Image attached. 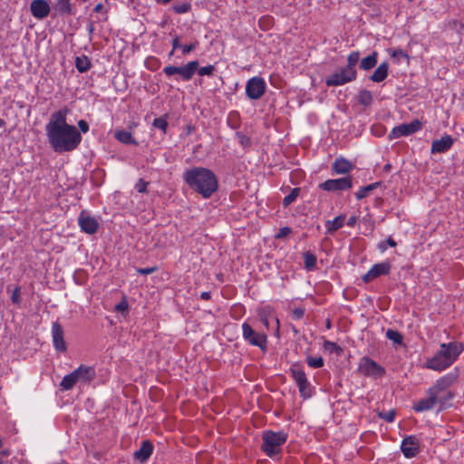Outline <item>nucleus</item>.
<instances>
[{
	"label": "nucleus",
	"instance_id": "nucleus-7",
	"mask_svg": "<svg viewBox=\"0 0 464 464\" xmlns=\"http://www.w3.org/2000/svg\"><path fill=\"white\" fill-rule=\"evenodd\" d=\"M242 335L246 342L253 346H257L262 350L266 347V334L255 331L250 324L244 323L242 324Z\"/></svg>",
	"mask_w": 464,
	"mask_h": 464
},
{
	"label": "nucleus",
	"instance_id": "nucleus-43",
	"mask_svg": "<svg viewBox=\"0 0 464 464\" xmlns=\"http://www.w3.org/2000/svg\"><path fill=\"white\" fill-rule=\"evenodd\" d=\"M198 42L195 41L189 44H182V46H180V50L182 51L183 54H188L190 52L194 51L198 47Z\"/></svg>",
	"mask_w": 464,
	"mask_h": 464
},
{
	"label": "nucleus",
	"instance_id": "nucleus-31",
	"mask_svg": "<svg viewBox=\"0 0 464 464\" xmlns=\"http://www.w3.org/2000/svg\"><path fill=\"white\" fill-rule=\"evenodd\" d=\"M301 396L304 399L310 398L313 394L314 388L308 379L302 383L297 384Z\"/></svg>",
	"mask_w": 464,
	"mask_h": 464
},
{
	"label": "nucleus",
	"instance_id": "nucleus-53",
	"mask_svg": "<svg viewBox=\"0 0 464 464\" xmlns=\"http://www.w3.org/2000/svg\"><path fill=\"white\" fill-rule=\"evenodd\" d=\"M357 222V217L356 216H351L349 219L347 220V226L350 227H353Z\"/></svg>",
	"mask_w": 464,
	"mask_h": 464
},
{
	"label": "nucleus",
	"instance_id": "nucleus-10",
	"mask_svg": "<svg viewBox=\"0 0 464 464\" xmlns=\"http://www.w3.org/2000/svg\"><path fill=\"white\" fill-rule=\"evenodd\" d=\"M352 187L353 179L351 176L327 179L319 185V188L324 191H343L348 190Z\"/></svg>",
	"mask_w": 464,
	"mask_h": 464
},
{
	"label": "nucleus",
	"instance_id": "nucleus-23",
	"mask_svg": "<svg viewBox=\"0 0 464 464\" xmlns=\"http://www.w3.org/2000/svg\"><path fill=\"white\" fill-rule=\"evenodd\" d=\"M389 72V64L384 62L382 63L371 75L370 79L374 82H382L384 81Z\"/></svg>",
	"mask_w": 464,
	"mask_h": 464
},
{
	"label": "nucleus",
	"instance_id": "nucleus-14",
	"mask_svg": "<svg viewBox=\"0 0 464 464\" xmlns=\"http://www.w3.org/2000/svg\"><path fill=\"white\" fill-rule=\"evenodd\" d=\"M50 10V5L46 0H33L30 4L31 14L38 20L46 18Z\"/></svg>",
	"mask_w": 464,
	"mask_h": 464
},
{
	"label": "nucleus",
	"instance_id": "nucleus-30",
	"mask_svg": "<svg viewBox=\"0 0 464 464\" xmlns=\"http://www.w3.org/2000/svg\"><path fill=\"white\" fill-rule=\"evenodd\" d=\"M324 351L330 354L341 355L343 353V348L336 343L325 340L323 343Z\"/></svg>",
	"mask_w": 464,
	"mask_h": 464
},
{
	"label": "nucleus",
	"instance_id": "nucleus-56",
	"mask_svg": "<svg viewBox=\"0 0 464 464\" xmlns=\"http://www.w3.org/2000/svg\"><path fill=\"white\" fill-rule=\"evenodd\" d=\"M261 321L263 323V324L268 328L269 327V322H268V319L266 315H261Z\"/></svg>",
	"mask_w": 464,
	"mask_h": 464
},
{
	"label": "nucleus",
	"instance_id": "nucleus-4",
	"mask_svg": "<svg viewBox=\"0 0 464 464\" xmlns=\"http://www.w3.org/2000/svg\"><path fill=\"white\" fill-rule=\"evenodd\" d=\"M262 450L270 458L278 456L283 445L287 440V434L284 431L266 430L262 436Z\"/></svg>",
	"mask_w": 464,
	"mask_h": 464
},
{
	"label": "nucleus",
	"instance_id": "nucleus-35",
	"mask_svg": "<svg viewBox=\"0 0 464 464\" xmlns=\"http://www.w3.org/2000/svg\"><path fill=\"white\" fill-rule=\"evenodd\" d=\"M75 66L80 72H84L89 70L91 63L86 56L77 57Z\"/></svg>",
	"mask_w": 464,
	"mask_h": 464
},
{
	"label": "nucleus",
	"instance_id": "nucleus-41",
	"mask_svg": "<svg viewBox=\"0 0 464 464\" xmlns=\"http://www.w3.org/2000/svg\"><path fill=\"white\" fill-rule=\"evenodd\" d=\"M386 336L396 343H401L402 341L401 335L398 332L393 330H388L386 333Z\"/></svg>",
	"mask_w": 464,
	"mask_h": 464
},
{
	"label": "nucleus",
	"instance_id": "nucleus-26",
	"mask_svg": "<svg viewBox=\"0 0 464 464\" xmlns=\"http://www.w3.org/2000/svg\"><path fill=\"white\" fill-rule=\"evenodd\" d=\"M54 7L60 14H73L71 0H55Z\"/></svg>",
	"mask_w": 464,
	"mask_h": 464
},
{
	"label": "nucleus",
	"instance_id": "nucleus-33",
	"mask_svg": "<svg viewBox=\"0 0 464 464\" xmlns=\"http://www.w3.org/2000/svg\"><path fill=\"white\" fill-rule=\"evenodd\" d=\"M388 53L394 59L396 63H400L401 59H408V54L400 48L388 49Z\"/></svg>",
	"mask_w": 464,
	"mask_h": 464
},
{
	"label": "nucleus",
	"instance_id": "nucleus-39",
	"mask_svg": "<svg viewBox=\"0 0 464 464\" xmlns=\"http://www.w3.org/2000/svg\"><path fill=\"white\" fill-rule=\"evenodd\" d=\"M197 71H198V75H200V76H205V75L211 76L213 74V72H215V66L212 64H209V65L200 67V68L198 67Z\"/></svg>",
	"mask_w": 464,
	"mask_h": 464
},
{
	"label": "nucleus",
	"instance_id": "nucleus-60",
	"mask_svg": "<svg viewBox=\"0 0 464 464\" xmlns=\"http://www.w3.org/2000/svg\"><path fill=\"white\" fill-rule=\"evenodd\" d=\"M1 456L7 457L10 454V451L8 450H4L0 452Z\"/></svg>",
	"mask_w": 464,
	"mask_h": 464
},
{
	"label": "nucleus",
	"instance_id": "nucleus-54",
	"mask_svg": "<svg viewBox=\"0 0 464 464\" xmlns=\"http://www.w3.org/2000/svg\"><path fill=\"white\" fill-rule=\"evenodd\" d=\"M386 243L391 247H394L397 245L396 242L391 237L387 238Z\"/></svg>",
	"mask_w": 464,
	"mask_h": 464
},
{
	"label": "nucleus",
	"instance_id": "nucleus-6",
	"mask_svg": "<svg viewBox=\"0 0 464 464\" xmlns=\"http://www.w3.org/2000/svg\"><path fill=\"white\" fill-rule=\"evenodd\" d=\"M357 77L356 70L347 67L341 68L338 72L328 76L325 80L327 86H341L354 81Z\"/></svg>",
	"mask_w": 464,
	"mask_h": 464
},
{
	"label": "nucleus",
	"instance_id": "nucleus-28",
	"mask_svg": "<svg viewBox=\"0 0 464 464\" xmlns=\"http://www.w3.org/2000/svg\"><path fill=\"white\" fill-rule=\"evenodd\" d=\"M115 138L121 143L124 144H137V141L133 138L132 134L125 130H117L115 132Z\"/></svg>",
	"mask_w": 464,
	"mask_h": 464
},
{
	"label": "nucleus",
	"instance_id": "nucleus-50",
	"mask_svg": "<svg viewBox=\"0 0 464 464\" xmlns=\"http://www.w3.org/2000/svg\"><path fill=\"white\" fill-rule=\"evenodd\" d=\"M382 418L384 419L388 422H392L395 418V413H394V411H388V412L384 413L383 415H382Z\"/></svg>",
	"mask_w": 464,
	"mask_h": 464
},
{
	"label": "nucleus",
	"instance_id": "nucleus-63",
	"mask_svg": "<svg viewBox=\"0 0 464 464\" xmlns=\"http://www.w3.org/2000/svg\"><path fill=\"white\" fill-rule=\"evenodd\" d=\"M3 447V440L2 438L0 437V449Z\"/></svg>",
	"mask_w": 464,
	"mask_h": 464
},
{
	"label": "nucleus",
	"instance_id": "nucleus-13",
	"mask_svg": "<svg viewBox=\"0 0 464 464\" xmlns=\"http://www.w3.org/2000/svg\"><path fill=\"white\" fill-rule=\"evenodd\" d=\"M391 271V264L388 261H384L382 263H378L373 265L371 269L362 276V281L364 283H369L373 279L388 275Z\"/></svg>",
	"mask_w": 464,
	"mask_h": 464
},
{
	"label": "nucleus",
	"instance_id": "nucleus-55",
	"mask_svg": "<svg viewBox=\"0 0 464 464\" xmlns=\"http://www.w3.org/2000/svg\"><path fill=\"white\" fill-rule=\"evenodd\" d=\"M200 298L203 299V300L210 299V293L209 292H202L200 294Z\"/></svg>",
	"mask_w": 464,
	"mask_h": 464
},
{
	"label": "nucleus",
	"instance_id": "nucleus-47",
	"mask_svg": "<svg viewBox=\"0 0 464 464\" xmlns=\"http://www.w3.org/2000/svg\"><path fill=\"white\" fill-rule=\"evenodd\" d=\"M11 300H12V302L14 304H19L20 303L21 293H20V288L19 287H15L13 290V293H12V295H11Z\"/></svg>",
	"mask_w": 464,
	"mask_h": 464
},
{
	"label": "nucleus",
	"instance_id": "nucleus-61",
	"mask_svg": "<svg viewBox=\"0 0 464 464\" xmlns=\"http://www.w3.org/2000/svg\"><path fill=\"white\" fill-rule=\"evenodd\" d=\"M158 4H161V5H167L169 4L171 0H155Z\"/></svg>",
	"mask_w": 464,
	"mask_h": 464
},
{
	"label": "nucleus",
	"instance_id": "nucleus-16",
	"mask_svg": "<svg viewBox=\"0 0 464 464\" xmlns=\"http://www.w3.org/2000/svg\"><path fill=\"white\" fill-rule=\"evenodd\" d=\"M53 343L54 348L58 352L66 351V344L63 340V327L58 324L54 323L52 326Z\"/></svg>",
	"mask_w": 464,
	"mask_h": 464
},
{
	"label": "nucleus",
	"instance_id": "nucleus-21",
	"mask_svg": "<svg viewBox=\"0 0 464 464\" xmlns=\"http://www.w3.org/2000/svg\"><path fill=\"white\" fill-rule=\"evenodd\" d=\"M352 169L353 164L343 158H337L332 165V169L336 174H346L350 172Z\"/></svg>",
	"mask_w": 464,
	"mask_h": 464
},
{
	"label": "nucleus",
	"instance_id": "nucleus-46",
	"mask_svg": "<svg viewBox=\"0 0 464 464\" xmlns=\"http://www.w3.org/2000/svg\"><path fill=\"white\" fill-rule=\"evenodd\" d=\"M292 232L291 228L289 227H281L276 237V238H283V237H287L290 233Z\"/></svg>",
	"mask_w": 464,
	"mask_h": 464
},
{
	"label": "nucleus",
	"instance_id": "nucleus-22",
	"mask_svg": "<svg viewBox=\"0 0 464 464\" xmlns=\"http://www.w3.org/2000/svg\"><path fill=\"white\" fill-rule=\"evenodd\" d=\"M345 221V216L344 215H339L336 218H334L333 220H327L324 223V227L326 229V232L328 234H334L338 229L342 228L344 225Z\"/></svg>",
	"mask_w": 464,
	"mask_h": 464
},
{
	"label": "nucleus",
	"instance_id": "nucleus-59",
	"mask_svg": "<svg viewBox=\"0 0 464 464\" xmlns=\"http://www.w3.org/2000/svg\"><path fill=\"white\" fill-rule=\"evenodd\" d=\"M127 307V304L125 303L119 304L117 305V310H123Z\"/></svg>",
	"mask_w": 464,
	"mask_h": 464
},
{
	"label": "nucleus",
	"instance_id": "nucleus-1",
	"mask_svg": "<svg viewBox=\"0 0 464 464\" xmlns=\"http://www.w3.org/2000/svg\"><path fill=\"white\" fill-rule=\"evenodd\" d=\"M70 109L63 107L50 116L45 125V132L51 148L56 153L70 152L82 142V134L78 129L67 123Z\"/></svg>",
	"mask_w": 464,
	"mask_h": 464
},
{
	"label": "nucleus",
	"instance_id": "nucleus-25",
	"mask_svg": "<svg viewBox=\"0 0 464 464\" xmlns=\"http://www.w3.org/2000/svg\"><path fill=\"white\" fill-rule=\"evenodd\" d=\"M378 53L373 52L372 54L361 60L360 68L364 71L372 69L377 63Z\"/></svg>",
	"mask_w": 464,
	"mask_h": 464
},
{
	"label": "nucleus",
	"instance_id": "nucleus-9",
	"mask_svg": "<svg viewBox=\"0 0 464 464\" xmlns=\"http://www.w3.org/2000/svg\"><path fill=\"white\" fill-rule=\"evenodd\" d=\"M266 89V82L261 77H252L246 84V94L251 100L260 99Z\"/></svg>",
	"mask_w": 464,
	"mask_h": 464
},
{
	"label": "nucleus",
	"instance_id": "nucleus-58",
	"mask_svg": "<svg viewBox=\"0 0 464 464\" xmlns=\"http://www.w3.org/2000/svg\"><path fill=\"white\" fill-rule=\"evenodd\" d=\"M102 8H103L102 4L99 3V4H97V5H95V7H94V9H93V10H94V12L99 13V12H101V11H102Z\"/></svg>",
	"mask_w": 464,
	"mask_h": 464
},
{
	"label": "nucleus",
	"instance_id": "nucleus-64",
	"mask_svg": "<svg viewBox=\"0 0 464 464\" xmlns=\"http://www.w3.org/2000/svg\"><path fill=\"white\" fill-rule=\"evenodd\" d=\"M174 52H175V51H173V49H172V50L170 51V53H169V56L173 55Z\"/></svg>",
	"mask_w": 464,
	"mask_h": 464
},
{
	"label": "nucleus",
	"instance_id": "nucleus-49",
	"mask_svg": "<svg viewBox=\"0 0 464 464\" xmlns=\"http://www.w3.org/2000/svg\"><path fill=\"white\" fill-rule=\"evenodd\" d=\"M304 314V309L301 307H297L293 309V316L295 319H301Z\"/></svg>",
	"mask_w": 464,
	"mask_h": 464
},
{
	"label": "nucleus",
	"instance_id": "nucleus-45",
	"mask_svg": "<svg viewBox=\"0 0 464 464\" xmlns=\"http://www.w3.org/2000/svg\"><path fill=\"white\" fill-rule=\"evenodd\" d=\"M78 128H79L78 130L80 131V133H87L90 130L88 122L84 120H80L78 121Z\"/></svg>",
	"mask_w": 464,
	"mask_h": 464
},
{
	"label": "nucleus",
	"instance_id": "nucleus-62",
	"mask_svg": "<svg viewBox=\"0 0 464 464\" xmlns=\"http://www.w3.org/2000/svg\"><path fill=\"white\" fill-rule=\"evenodd\" d=\"M5 124V121H3L1 118H0V128L1 127H4Z\"/></svg>",
	"mask_w": 464,
	"mask_h": 464
},
{
	"label": "nucleus",
	"instance_id": "nucleus-57",
	"mask_svg": "<svg viewBox=\"0 0 464 464\" xmlns=\"http://www.w3.org/2000/svg\"><path fill=\"white\" fill-rule=\"evenodd\" d=\"M386 242H381L378 246L379 249L382 251V252H384L386 250Z\"/></svg>",
	"mask_w": 464,
	"mask_h": 464
},
{
	"label": "nucleus",
	"instance_id": "nucleus-2",
	"mask_svg": "<svg viewBox=\"0 0 464 464\" xmlns=\"http://www.w3.org/2000/svg\"><path fill=\"white\" fill-rule=\"evenodd\" d=\"M189 188L202 196L210 198L218 190V182L214 172L202 167L188 169L183 176Z\"/></svg>",
	"mask_w": 464,
	"mask_h": 464
},
{
	"label": "nucleus",
	"instance_id": "nucleus-11",
	"mask_svg": "<svg viewBox=\"0 0 464 464\" xmlns=\"http://www.w3.org/2000/svg\"><path fill=\"white\" fill-rule=\"evenodd\" d=\"M421 122L418 120H415L410 123L401 124L392 130L389 137L391 140H392L402 136H408L419 131L421 129Z\"/></svg>",
	"mask_w": 464,
	"mask_h": 464
},
{
	"label": "nucleus",
	"instance_id": "nucleus-17",
	"mask_svg": "<svg viewBox=\"0 0 464 464\" xmlns=\"http://www.w3.org/2000/svg\"><path fill=\"white\" fill-rule=\"evenodd\" d=\"M453 145V139L450 135H444L440 140L432 141L430 152L432 154L448 151Z\"/></svg>",
	"mask_w": 464,
	"mask_h": 464
},
{
	"label": "nucleus",
	"instance_id": "nucleus-34",
	"mask_svg": "<svg viewBox=\"0 0 464 464\" xmlns=\"http://www.w3.org/2000/svg\"><path fill=\"white\" fill-rule=\"evenodd\" d=\"M372 102V92L368 90H362L358 93V102L363 106H368Z\"/></svg>",
	"mask_w": 464,
	"mask_h": 464
},
{
	"label": "nucleus",
	"instance_id": "nucleus-24",
	"mask_svg": "<svg viewBox=\"0 0 464 464\" xmlns=\"http://www.w3.org/2000/svg\"><path fill=\"white\" fill-rule=\"evenodd\" d=\"M289 372L296 385L307 380L303 367L297 363H295L290 367Z\"/></svg>",
	"mask_w": 464,
	"mask_h": 464
},
{
	"label": "nucleus",
	"instance_id": "nucleus-3",
	"mask_svg": "<svg viewBox=\"0 0 464 464\" xmlns=\"http://www.w3.org/2000/svg\"><path fill=\"white\" fill-rule=\"evenodd\" d=\"M462 351L463 346L458 342L441 343L434 356L425 362L424 367L437 372L444 371L455 362Z\"/></svg>",
	"mask_w": 464,
	"mask_h": 464
},
{
	"label": "nucleus",
	"instance_id": "nucleus-42",
	"mask_svg": "<svg viewBox=\"0 0 464 464\" xmlns=\"http://www.w3.org/2000/svg\"><path fill=\"white\" fill-rule=\"evenodd\" d=\"M152 124H153V126L155 128L163 130V132H166V130H167V127H168V122L163 118H156V119H154Z\"/></svg>",
	"mask_w": 464,
	"mask_h": 464
},
{
	"label": "nucleus",
	"instance_id": "nucleus-40",
	"mask_svg": "<svg viewBox=\"0 0 464 464\" xmlns=\"http://www.w3.org/2000/svg\"><path fill=\"white\" fill-rule=\"evenodd\" d=\"M190 5L188 3H182L173 5V10L176 14H186L190 10Z\"/></svg>",
	"mask_w": 464,
	"mask_h": 464
},
{
	"label": "nucleus",
	"instance_id": "nucleus-20",
	"mask_svg": "<svg viewBox=\"0 0 464 464\" xmlns=\"http://www.w3.org/2000/svg\"><path fill=\"white\" fill-rule=\"evenodd\" d=\"M152 452L153 445L149 440H144L140 448L134 452V457L136 459L145 461L151 456Z\"/></svg>",
	"mask_w": 464,
	"mask_h": 464
},
{
	"label": "nucleus",
	"instance_id": "nucleus-15",
	"mask_svg": "<svg viewBox=\"0 0 464 464\" xmlns=\"http://www.w3.org/2000/svg\"><path fill=\"white\" fill-rule=\"evenodd\" d=\"M401 450L406 458L411 459L419 453L420 443L415 437L409 436L402 440Z\"/></svg>",
	"mask_w": 464,
	"mask_h": 464
},
{
	"label": "nucleus",
	"instance_id": "nucleus-37",
	"mask_svg": "<svg viewBox=\"0 0 464 464\" xmlns=\"http://www.w3.org/2000/svg\"><path fill=\"white\" fill-rule=\"evenodd\" d=\"M306 362L309 367L318 369L324 366V359L321 356H306Z\"/></svg>",
	"mask_w": 464,
	"mask_h": 464
},
{
	"label": "nucleus",
	"instance_id": "nucleus-8",
	"mask_svg": "<svg viewBox=\"0 0 464 464\" xmlns=\"http://www.w3.org/2000/svg\"><path fill=\"white\" fill-rule=\"evenodd\" d=\"M359 372L368 377L379 378L384 375L385 369L368 356L360 359Z\"/></svg>",
	"mask_w": 464,
	"mask_h": 464
},
{
	"label": "nucleus",
	"instance_id": "nucleus-32",
	"mask_svg": "<svg viewBox=\"0 0 464 464\" xmlns=\"http://www.w3.org/2000/svg\"><path fill=\"white\" fill-rule=\"evenodd\" d=\"M380 185L379 182H374L370 185H367L365 187L361 188L356 193L355 197L358 200L366 198L371 191H372L374 188H376Z\"/></svg>",
	"mask_w": 464,
	"mask_h": 464
},
{
	"label": "nucleus",
	"instance_id": "nucleus-48",
	"mask_svg": "<svg viewBox=\"0 0 464 464\" xmlns=\"http://www.w3.org/2000/svg\"><path fill=\"white\" fill-rule=\"evenodd\" d=\"M148 182L140 179L138 183L135 185V188L140 193H144L147 190Z\"/></svg>",
	"mask_w": 464,
	"mask_h": 464
},
{
	"label": "nucleus",
	"instance_id": "nucleus-51",
	"mask_svg": "<svg viewBox=\"0 0 464 464\" xmlns=\"http://www.w3.org/2000/svg\"><path fill=\"white\" fill-rule=\"evenodd\" d=\"M180 46H182V44H180L179 43V36H175L172 40V48H173V51L177 50V49H180Z\"/></svg>",
	"mask_w": 464,
	"mask_h": 464
},
{
	"label": "nucleus",
	"instance_id": "nucleus-44",
	"mask_svg": "<svg viewBox=\"0 0 464 464\" xmlns=\"http://www.w3.org/2000/svg\"><path fill=\"white\" fill-rule=\"evenodd\" d=\"M163 72L169 77L172 76L174 74H179V67L173 66V65H169V66L164 67Z\"/></svg>",
	"mask_w": 464,
	"mask_h": 464
},
{
	"label": "nucleus",
	"instance_id": "nucleus-5",
	"mask_svg": "<svg viewBox=\"0 0 464 464\" xmlns=\"http://www.w3.org/2000/svg\"><path fill=\"white\" fill-rule=\"evenodd\" d=\"M447 385H449V378L443 377L438 380L436 386L428 391L429 397L414 403L413 410L417 412H422L433 409L437 403L438 392L440 390V387Z\"/></svg>",
	"mask_w": 464,
	"mask_h": 464
},
{
	"label": "nucleus",
	"instance_id": "nucleus-38",
	"mask_svg": "<svg viewBox=\"0 0 464 464\" xmlns=\"http://www.w3.org/2000/svg\"><path fill=\"white\" fill-rule=\"evenodd\" d=\"M360 60V53L358 51L352 52L347 57V65L345 67L351 70H356L355 66Z\"/></svg>",
	"mask_w": 464,
	"mask_h": 464
},
{
	"label": "nucleus",
	"instance_id": "nucleus-19",
	"mask_svg": "<svg viewBox=\"0 0 464 464\" xmlns=\"http://www.w3.org/2000/svg\"><path fill=\"white\" fill-rule=\"evenodd\" d=\"M199 63L198 61H191L183 66H179V76L183 81H189L198 70Z\"/></svg>",
	"mask_w": 464,
	"mask_h": 464
},
{
	"label": "nucleus",
	"instance_id": "nucleus-12",
	"mask_svg": "<svg viewBox=\"0 0 464 464\" xmlns=\"http://www.w3.org/2000/svg\"><path fill=\"white\" fill-rule=\"evenodd\" d=\"M78 224L81 230L89 235L96 233L99 227L97 219L84 210L78 217Z\"/></svg>",
	"mask_w": 464,
	"mask_h": 464
},
{
	"label": "nucleus",
	"instance_id": "nucleus-27",
	"mask_svg": "<svg viewBox=\"0 0 464 464\" xmlns=\"http://www.w3.org/2000/svg\"><path fill=\"white\" fill-rule=\"evenodd\" d=\"M79 382L77 380L76 372L73 371L72 372L65 375L60 385L63 391H69L72 389V387Z\"/></svg>",
	"mask_w": 464,
	"mask_h": 464
},
{
	"label": "nucleus",
	"instance_id": "nucleus-18",
	"mask_svg": "<svg viewBox=\"0 0 464 464\" xmlns=\"http://www.w3.org/2000/svg\"><path fill=\"white\" fill-rule=\"evenodd\" d=\"M74 372H76L78 382L82 383H89L96 375L93 367L83 364L80 365Z\"/></svg>",
	"mask_w": 464,
	"mask_h": 464
},
{
	"label": "nucleus",
	"instance_id": "nucleus-52",
	"mask_svg": "<svg viewBox=\"0 0 464 464\" xmlns=\"http://www.w3.org/2000/svg\"><path fill=\"white\" fill-rule=\"evenodd\" d=\"M156 270L155 267H147V268H140L138 270V272L141 275H149L153 273Z\"/></svg>",
	"mask_w": 464,
	"mask_h": 464
},
{
	"label": "nucleus",
	"instance_id": "nucleus-29",
	"mask_svg": "<svg viewBox=\"0 0 464 464\" xmlns=\"http://www.w3.org/2000/svg\"><path fill=\"white\" fill-rule=\"evenodd\" d=\"M304 268L307 271H313L316 268L317 258L314 254L311 252H304Z\"/></svg>",
	"mask_w": 464,
	"mask_h": 464
},
{
	"label": "nucleus",
	"instance_id": "nucleus-36",
	"mask_svg": "<svg viewBox=\"0 0 464 464\" xmlns=\"http://www.w3.org/2000/svg\"><path fill=\"white\" fill-rule=\"evenodd\" d=\"M301 188H294L291 192L285 196L283 199V205L285 207H287L291 205L293 202L296 200L300 194Z\"/></svg>",
	"mask_w": 464,
	"mask_h": 464
}]
</instances>
